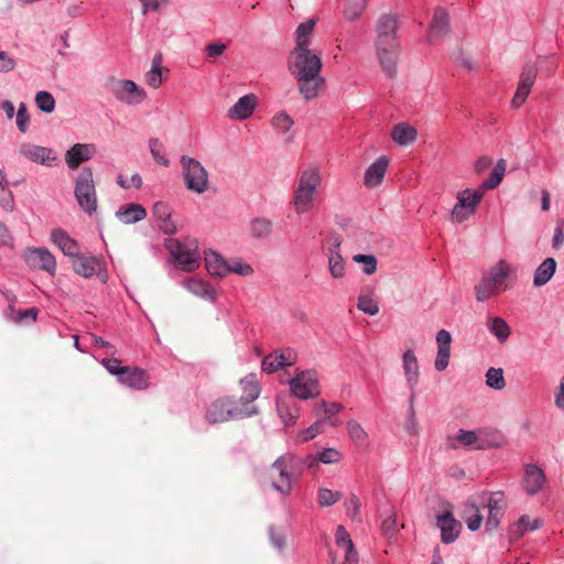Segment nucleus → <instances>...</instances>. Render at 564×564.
I'll use <instances>...</instances> for the list:
<instances>
[{
  "label": "nucleus",
  "instance_id": "obj_42",
  "mask_svg": "<svg viewBox=\"0 0 564 564\" xmlns=\"http://www.w3.org/2000/svg\"><path fill=\"white\" fill-rule=\"evenodd\" d=\"M317 23L316 18L308 19L307 21L301 23L295 30L296 44L295 47H310L311 36L314 32L315 25Z\"/></svg>",
  "mask_w": 564,
  "mask_h": 564
},
{
  "label": "nucleus",
  "instance_id": "obj_24",
  "mask_svg": "<svg viewBox=\"0 0 564 564\" xmlns=\"http://www.w3.org/2000/svg\"><path fill=\"white\" fill-rule=\"evenodd\" d=\"M479 437L475 431L459 430L456 435L448 436L445 441L446 448L456 449L458 446H464L469 449H480L481 445L478 444Z\"/></svg>",
  "mask_w": 564,
  "mask_h": 564
},
{
  "label": "nucleus",
  "instance_id": "obj_27",
  "mask_svg": "<svg viewBox=\"0 0 564 564\" xmlns=\"http://www.w3.org/2000/svg\"><path fill=\"white\" fill-rule=\"evenodd\" d=\"M403 370L404 376L411 391V400L414 397V390L419 382V362L414 352L409 349L403 354Z\"/></svg>",
  "mask_w": 564,
  "mask_h": 564
},
{
  "label": "nucleus",
  "instance_id": "obj_38",
  "mask_svg": "<svg viewBox=\"0 0 564 564\" xmlns=\"http://www.w3.org/2000/svg\"><path fill=\"white\" fill-rule=\"evenodd\" d=\"M205 264L212 275L224 278L228 274V262L215 251L205 253Z\"/></svg>",
  "mask_w": 564,
  "mask_h": 564
},
{
  "label": "nucleus",
  "instance_id": "obj_31",
  "mask_svg": "<svg viewBox=\"0 0 564 564\" xmlns=\"http://www.w3.org/2000/svg\"><path fill=\"white\" fill-rule=\"evenodd\" d=\"M119 380L135 389H145L148 387V373L141 368L124 367Z\"/></svg>",
  "mask_w": 564,
  "mask_h": 564
},
{
  "label": "nucleus",
  "instance_id": "obj_9",
  "mask_svg": "<svg viewBox=\"0 0 564 564\" xmlns=\"http://www.w3.org/2000/svg\"><path fill=\"white\" fill-rule=\"evenodd\" d=\"M108 89L117 100L128 106L140 105L148 97L145 90L130 79L111 78Z\"/></svg>",
  "mask_w": 564,
  "mask_h": 564
},
{
  "label": "nucleus",
  "instance_id": "obj_43",
  "mask_svg": "<svg viewBox=\"0 0 564 564\" xmlns=\"http://www.w3.org/2000/svg\"><path fill=\"white\" fill-rule=\"evenodd\" d=\"M487 327L500 343H505L511 334L510 326L503 318L498 316L489 317L487 321Z\"/></svg>",
  "mask_w": 564,
  "mask_h": 564
},
{
  "label": "nucleus",
  "instance_id": "obj_32",
  "mask_svg": "<svg viewBox=\"0 0 564 564\" xmlns=\"http://www.w3.org/2000/svg\"><path fill=\"white\" fill-rule=\"evenodd\" d=\"M276 410L286 425L294 424L300 416V409L290 397H278Z\"/></svg>",
  "mask_w": 564,
  "mask_h": 564
},
{
  "label": "nucleus",
  "instance_id": "obj_18",
  "mask_svg": "<svg viewBox=\"0 0 564 564\" xmlns=\"http://www.w3.org/2000/svg\"><path fill=\"white\" fill-rule=\"evenodd\" d=\"M546 481L544 471L534 464L524 468L523 488L528 495H536Z\"/></svg>",
  "mask_w": 564,
  "mask_h": 564
},
{
  "label": "nucleus",
  "instance_id": "obj_12",
  "mask_svg": "<svg viewBox=\"0 0 564 564\" xmlns=\"http://www.w3.org/2000/svg\"><path fill=\"white\" fill-rule=\"evenodd\" d=\"M292 458L281 456L278 458L270 468V478L273 487L282 492L289 494L292 487L291 484Z\"/></svg>",
  "mask_w": 564,
  "mask_h": 564
},
{
  "label": "nucleus",
  "instance_id": "obj_17",
  "mask_svg": "<svg viewBox=\"0 0 564 564\" xmlns=\"http://www.w3.org/2000/svg\"><path fill=\"white\" fill-rule=\"evenodd\" d=\"M96 152L94 144L76 143L65 153V162L69 169H77L82 163L90 160Z\"/></svg>",
  "mask_w": 564,
  "mask_h": 564
},
{
  "label": "nucleus",
  "instance_id": "obj_7",
  "mask_svg": "<svg viewBox=\"0 0 564 564\" xmlns=\"http://www.w3.org/2000/svg\"><path fill=\"white\" fill-rule=\"evenodd\" d=\"M167 248L175 265L183 271L193 272L199 267L198 243L195 239L185 242L170 240Z\"/></svg>",
  "mask_w": 564,
  "mask_h": 564
},
{
  "label": "nucleus",
  "instance_id": "obj_6",
  "mask_svg": "<svg viewBox=\"0 0 564 564\" xmlns=\"http://www.w3.org/2000/svg\"><path fill=\"white\" fill-rule=\"evenodd\" d=\"M290 58L289 68L295 77L321 76L322 59L310 47H294Z\"/></svg>",
  "mask_w": 564,
  "mask_h": 564
},
{
  "label": "nucleus",
  "instance_id": "obj_41",
  "mask_svg": "<svg viewBox=\"0 0 564 564\" xmlns=\"http://www.w3.org/2000/svg\"><path fill=\"white\" fill-rule=\"evenodd\" d=\"M416 129L406 123L397 124L391 133L393 141L399 145H408L415 141Z\"/></svg>",
  "mask_w": 564,
  "mask_h": 564
},
{
  "label": "nucleus",
  "instance_id": "obj_45",
  "mask_svg": "<svg viewBox=\"0 0 564 564\" xmlns=\"http://www.w3.org/2000/svg\"><path fill=\"white\" fill-rule=\"evenodd\" d=\"M368 0H346L344 8V17L352 22L358 20L366 10Z\"/></svg>",
  "mask_w": 564,
  "mask_h": 564
},
{
  "label": "nucleus",
  "instance_id": "obj_56",
  "mask_svg": "<svg viewBox=\"0 0 564 564\" xmlns=\"http://www.w3.org/2000/svg\"><path fill=\"white\" fill-rule=\"evenodd\" d=\"M0 206L7 213H11L14 209L13 194L7 188V185L0 186Z\"/></svg>",
  "mask_w": 564,
  "mask_h": 564
},
{
  "label": "nucleus",
  "instance_id": "obj_22",
  "mask_svg": "<svg viewBox=\"0 0 564 564\" xmlns=\"http://www.w3.org/2000/svg\"><path fill=\"white\" fill-rule=\"evenodd\" d=\"M449 32V17L443 8H436L429 31V41L433 42L446 36Z\"/></svg>",
  "mask_w": 564,
  "mask_h": 564
},
{
  "label": "nucleus",
  "instance_id": "obj_52",
  "mask_svg": "<svg viewBox=\"0 0 564 564\" xmlns=\"http://www.w3.org/2000/svg\"><path fill=\"white\" fill-rule=\"evenodd\" d=\"M358 310L368 315H377L379 313V304L371 296L362 294L358 297Z\"/></svg>",
  "mask_w": 564,
  "mask_h": 564
},
{
  "label": "nucleus",
  "instance_id": "obj_19",
  "mask_svg": "<svg viewBox=\"0 0 564 564\" xmlns=\"http://www.w3.org/2000/svg\"><path fill=\"white\" fill-rule=\"evenodd\" d=\"M389 166L387 155H380L365 172L364 183L367 187L373 188L380 185Z\"/></svg>",
  "mask_w": 564,
  "mask_h": 564
},
{
  "label": "nucleus",
  "instance_id": "obj_21",
  "mask_svg": "<svg viewBox=\"0 0 564 564\" xmlns=\"http://www.w3.org/2000/svg\"><path fill=\"white\" fill-rule=\"evenodd\" d=\"M437 527L441 530L442 541L444 543H451L458 538L462 524L454 519L452 511L448 510L437 517Z\"/></svg>",
  "mask_w": 564,
  "mask_h": 564
},
{
  "label": "nucleus",
  "instance_id": "obj_51",
  "mask_svg": "<svg viewBox=\"0 0 564 564\" xmlns=\"http://www.w3.org/2000/svg\"><path fill=\"white\" fill-rule=\"evenodd\" d=\"M352 260L362 264V271L368 275L373 274L377 271L378 261L377 258L372 254H355Z\"/></svg>",
  "mask_w": 564,
  "mask_h": 564
},
{
  "label": "nucleus",
  "instance_id": "obj_36",
  "mask_svg": "<svg viewBox=\"0 0 564 564\" xmlns=\"http://www.w3.org/2000/svg\"><path fill=\"white\" fill-rule=\"evenodd\" d=\"M163 72L169 73V69L162 66V55L156 54L152 59L151 69L144 75L147 85L154 89L159 88L163 83Z\"/></svg>",
  "mask_w": 564,
  "mask_h": 564
},
{
  "label": "nucleus",
  "instance_id": "obj_20",
  "mask_svg": "<svg viewBox=\"0 0 564 564\" xmlns=\"http://www.w3.org/2000/svg\"><path fill=\"white\" fill-rule=\"evenodd\" d=\"M437 356L434 362L436 370L443 371L449 364L452 336L446 329H441L436 334Z\"/></svg>",
  "mask_w": 564,
  "mask_h": 564
},
{
  "label": "nucleus",
  "instance_id": "obj_15",
  "mask_svg": "<svg viewBox=\"0 0 564 564\" xmlns=\"http://www.w3.org/2000/svg\"><path fill=\"white\" fill-rule=\"evenodd\" d=\"M19 153L34 163L46 166H53L57 161V156L52 149L33 143H22Z\"/></svg>",
  "mask_w": 564,
  "mask_h": 564
},
{
  "label": "nucleus",
  "instance_id": "obj_26",
  "mask_svg": "<svg viewBox=\"0 0 564 564\" xmlns=\"http://www.w3.org/2000/svg\"><path fill=\"white\" fill-rule=\"evenodd\" d=\"M73 269L76 273L90 278L98 274L101 270V261L93 256H75L73 260Z\"/></svg>",
  "mask_w": 564,
  "mask_h": 564
},
{
  "label": "nucleus",
  "instance_id": "obj_46",
  "mask_svg": "<svg viewBox=\"0 0 564 564\" xmlns=\"http://www.w3.org/2000/svg\"><path fill=\"white\" fill-rule=\"evenodd\" d=\"M328 270L333 279H341L346 274V263L341 253L328 254Z\"/></svg>",
  "mask_w": 564,
  "mask_h": 564
},
{
  "label": "nucleus",
  "instance_id": "obj_3",
  "mask_svg": "<svg viewBox=\"0 0 564 564\" xmlns=\"http://www.w3.org/2000/svg\"><path fill=\"white\" fill-rule=\"evenodd\" d=\"M322 183L318 167H307L300 172L292 205L297 215L310 212L314 206L317 189Z\"/></svg>",
  "mask_w": 564,
  "mask_h": 564
},
{
  "label": "nucleus",
  "instance_id": "obj_5",
  "mask_svg": "<svg viewBox=\"0 0 564 564\" xmlns=\"http://www.w3.org/2000/svg\"><path fill=\"white\" fill-rule=\"evenodd\" d=\"M74 194L80 209L93 215L98 209V197L94 172L90 167H84L74 181Z\"/></svg>",
  "mask_w": 564,
  "mask_h": 564
},
{
  "label": "nucleus",
  "instance_id": "obj_28",
  "mask_svg": "<svg viewBox=\"0 0 564 564\" xmlns=\"http://www.w3.org/2000/svg\"><path fill=\"white\" fill-rule=\"evenodd\" d=\"M257 104V98L253 94L245 95L228 110L230 119L243 120L249 118Z\"/></svg>",
  "mask_w": 564,
  "mask_h": 564
},
{
  "label": "nucleus",
  "instance_id": "obj_53",
  "mask_svg": "<svg viewBox=\"0 0 564 564\" xmlns=\"http://www.w3.org/2000/svg\"><path fill=\"white\" fill-rule=\"evenodd\" d=\"M149 148H150V152L153 156V159L161 165L163 166H169L170 165V160L166 159L163 154H162V149H163V145L162 143L160 142L159 139H151L149 141Z\"/></svg>",
  "mask_w": 564,
  "mask_h": 564
},
{
  "label": "nucleus",
  "instance_id": "obj_2",
  "mask_svg": "<svg viewBox=\"0 0 564 564\" xmlns=\"http://www.w3.org/2000/svg\"><path fill=\"white\" fill-rule=\"evenodd\" d=\"M511 265L508 261L501 259L488 271L484 273L478 284L475 286V296L478 302H485L490 297L512 288L510 274Z\"/></svg>",
  "mask_w": 564,
  "mask_h": 564
},
{
  "label": "nucleus",
  "instance_id": "obj_34",
  "mask_svg": "<svg viewBox=\"0 0 564 564\" xmlns=\"http://www.w3.org/2000/svg\"><path fill=\"white\" fill-rule=\"evenodd\" d=\"M116 216L123 224H134L147 217V210L140 204H127L118 209Z\"/></svg>",
  "mask_w": 564,
  "mask_h": 564
},
{
  "label": "nucleus",
  "instance_id": "obj_1",
  "mask_svg": "<svg viewBox=\"0 0 564 564\" xmlns=\"http://www.w3.org/2000/svg\"><path fill=\"white\" fill-rule=\"evenodd\" d=\"M398 20L393 14H382L376 22L375 46L382 72L390 78L397 74L400 45L397 36Z\"/></svg>",
  "mask_w": 564,
  "mask_h": 564
},
{
  "label": "nucleus",
  "instance_id": "obj_16",
  "mask_svg": "<svg viewBox=\"0 0 564 564\" xmlns=\"http://www.w3.org/2000/svg\"><path fill=\"white\" fill-rule=\"evenodd\" d=\"M505 507L506 503L502 492H494L490 495L487 502L488 517L485 524L487 531L496 530L499 527L501 518L503 517Z\"/></svg>",
  "mask_w": 564,
  "mask_h": 564
},
{
  "label": "nucleus",
  "instance_id": "obj_11",
  "mask_svg": "<svg viewBox=\"0 0 564 564\" xmlns=\"http://www.w3.org/2000/svg\"><path fill=\"white\" fill-rule=\"evenodd\" d=\"M484 197V191L481 188L471 191L469 188L464 189L457 195V203L452 210V218L456 223H463L470 215H473Z\"/></svg>",
  "mask_w": 564,
  "mask_h": 564
},
{
  "label": "nucleus",
  "instance_id": "obj_40",
  "mask_svg": "<svg viewBox=\"0 0 564 564\" xmlns=\"http://www.w3.org/2000/svg\"><path fill=\"white\" fill-rule=\"evenodd\" d=\"M249 231L254 239H267L272 235L273 223L265 217H256L250 220Z\"/></svg>",
  "mask_w": 564,
  "mask_h": 564
},
{
  "label": "nucleus",
  "instance_id": "obj_64",
  "mask_svg": "<svg viewBox=\"0 0 564 564\" xmlns=\"http://www.w3.org/2000/svg\"><path fill=\"white\" fill-rule=\"evenodd\" d=\"M227 50V45L221 42L209 43L205 46V52L208 57H219Z\"/></svg>",
  "mask_w": 564,
  "mask_h": 564
},
{
  "label": "nucleus",
  "instance_id": "obj_23",
  "mask_svg": "<svg viewBox=\"0 0 564 564\" xmlns=\"http://www.w3.org/2000/svg\"><path fill=\"white\" fill-rule=\"evenodd\" d=\"M242 394L237 401L241 406H252L251 403L259 397L261 388L254 373H249L240 380Z\"/></svg>",
  "mask_w": 564,
  "mask_h": 564
},
{
  "label": "nucleus",
  "instance_id": "obj_4",
  "mask_svg": "<svg viewBox=\"0 0 564 564\" xmlns=\"http://www.w3.org/2000/svg\"><path fill=\"white\" fill-rule=\"evenodd\" d=\"M256 413V406H241L237 400L224 397L210 404L206 412V419L209 423L217 424L229 420L248 417Z\"/></svg>",
  "mask_w": 564,
  "mask_h": 564
},
{
  "label": "nucleus",
  "instance_id": "obj_54",
  "mask_svg": "<svg viewBox=\"0 0 564 564\" xmlns=\"http://www.w3.org/2000/svg\"><path fill=\"white\" fill-rule=\"evenodd\" d=\"M341 498L339 491H333L330 489H321L318 491V502L322 507H329L335 505Z\"/></svg>",
  "mask_w": 564,
  "mask_h": 564
},
{
  "label": "nucleus",
  "instance_id": "obj_14",
  "mask_svg": "<svg viewBox=\"0 0 564 564\" xmlns=\"http://www.w3.org/2000/svg\"><path fill=\"white\" fill-rule=\"evenodd\" d=\"M538 75V68L534 64H525L520 74V80L511 105L513 108H520L528 98L531 87L533 86Z\"/></svg>",
  "mask_w": 564,
  "mask_h": 564
},
{
  "label": "nucleus",
  "instance_id": "obj_49",
  "mask_svg": "<svg viewBox=\"0 0 564 564\" xmlns=\"http://www.w3.org/2000/svg\"><path fill=\"white\" fill-rule=\"evenodd\" d=\"M486 383L492 389L502 390L506 387L502 369L489 368L486 372Z\"/></svg>",
  "mask_w": 564,
  "mask_h": 564
},
{
  "label": "nucleus",
  "instance_id": "obj_60",
  "mask_svg": "<svg viewBox=\"0 0 564 564\" xmlns=\"http://www.w3.org/2000/svg\"><path fill=\"white\" fill-rule=\"evenodd\" d=\"M30 116L24 104H20L17 112V126L19 130L24 133L29 128Z\"/></svg>",
  "mask_w": 564,
  "mask_h": 564
},
{
  "label": "nucleus",
  "instance_id": "obj_61",
  "mask_svg": "<svg viewBox=\"0 0 564 564\" xmlns=\"http://www.w3.org/2000/svg\"><path fill=\"white\" fill-rule=\"evenodd\" d=\"M17 66L15 59L7 52L0 51V73L12 72Z\"/></svg>",
  "mask_w": 564,
  "mask_h": 564
},
{
  "label": "nucleus",
  "instance_id": "obj_39",
  "mask_svg": "<svg viewBox=\"0 0 564 564\" xmlns=\"http://www.w3.org/2000/svg\"><path fill=\"white\" fill-rule=\"evenodd\" d=\"M556 261L553 258H546L535 270L533 275L534 286L545 285L554 275Z\"/></svg>",
  "mask_w": 564,
  "mask_h": 564
},
{
  "label": "nucleus",
  "instance_id": "obj_13",
  "mask_svg": "<svg viewBox=\"0 0 564 564\" xmlns=\"http://www.w3.org/2000/svg\"><path fill=\"white\" fill-rule=\"evenodd\" d=\"M24 261L34 270H43L50 275L56 271L55 257L45 248H30L24 252Z\"/></svg>",
  "mask_w": 564,
  "mask_h": 564
},
{
  "label": "nucleus",
  "instance_id": "obj_59",
  "mask_svg": "<svg viewBox=\"0 0 564 564\" xmlns=\"http://www.w3.org/2000/svg\"><path fill=\"white\" fill-rule=\"evenodd\" d=\"M343 238L339 234H330L327 238L326 256L340 253Z\"/></svg>",
  "mask_w": 564,
  "mask_h": 564
},
{
  "label": "nucleus",
  "instance_id": "obj_55",
  "mask_svg": "<svg viewBox=\"0 0 564 564\" xmlns=\"http://www.w3.org/2000/svg\"><path fill=\"white\" fill-rule=\"evenodd\" d=\"M230 272L237 273L241 276H248L253 273V269L250 264L236 259L228 262V273Z\"/></svg>",
  "mask_w": 564,
  "mask_h": 564
},
{
  "label": "nucleus",
  "instance_id": "obj_62",
  "mask_svg": "<svg viewBox=\"0 0 564 564\" xmlns=\"http://www.w3.org/2000/svg\"><path fill=\"white\" fill-rule=\"evenodd\" d=\"M319 425L321 421H317L314 424H312L308 429L301 431L297 435L299 442H306L314 438L321 432Z\"/></svg>",
  "mask_w": 564,
  "mask_h": 564
},
{
  "label": "nucleus",
  "instance_id": "obj_37",
  "mask_svg": "<svg viewBox=\"0 0 564 564\" xmlns=\"http://www.w3.org/2000/svg\"><path fill=\"white\" fill-rule=\"evenodd\" d=\"M463 518L465 519L467 528L470 531H476L480 528L484 517L479 510L478 502L475 498L468 499L464 510Z\"/></svg>",
  "mask_w": 564,
  "mask_h": 564
},
{
  "label": "nucleus",
  "instance_id": "obj_33",
  "mask_svg": "<svg viewBox=\"0 0 564 564\" xmlns=\"http://www.w3.org/2000/svg\"><path fill=\"white\" fill-rule=\"evenodd\" d=\"M51 240L54 245H56L65 256L75 257L78 253L77 242L69 237V235L58 228L54 229L51 234Z\"/></svg>",
  "mask_w": 564,
  "mask_h": 564
},
{
  "label": "nucleus",
  "instance_id": "obj_57",
  "mask_svg": "<svg viewBox=\"0 0 564 564\" xmlns=\"http://www.w3.org/2000/svg\"><path fill=\"white\" fill-rule=\"evenodd\" d=\"M343 409V405L338 402L327 403L326 401H322L315 409V411H323L325 414V420H330L337 413H339Z\"/></svg>",
  "mask_w": 564,
  "mask_h": 564
},
{
  "label": "nucleus",
  "instance_id": "obj_44",
  "mask_svg": "<svg viewBox=\"0 0 564 564\" xmlns=\"http://www.w3.org/2000/svg\"><path fill=\"white\" fill-rule=\"evenodd\" d=\"M542 521L539 518L531 519L529 516H522L519 521L512 527L511 534L516 538L522 536L527 531H534L539 529Z\"/></svg>",
  "mask_w": 564,
  "mask_h": 564
},
{
  "label": "nucleus",
  "instance_id": "obj_58",
  "mask_svg": "<svg viewBox=\"0 0 564 564\" xmlns=\"http://www.w3.org/2000/svg\"><path fill=\"white\" fill-rule=\"evenodd\" d=\"M341 454L335 448H325L317 454V459L324 464H334L339 462Z\"/></svg>",
  "mask_w": 564,
  "mask_h": 564
},
{
  "label": "nucleus",
  "instance_id": "obj_63",
  "mask_svg": "<svg viewBox=\"0 0 564 564\" xmlns=\"http://www.w3.org/2000/svg\"><path fill=\"white\" fill-rule=\"evenodd\" d=\"M280 368H282V367L280 366L279 360H278L276 356L274 355V352H272L263 358V360H262L263 371L271 373V372L276 371Z\"/></svg>",
  "mask_w": 564,
  "mask_h": 564
},
{
  "label": "nucleus",
  "instance_id": "obj_10",
  "mask_svg": "<svg viewBox=\"0 0 564 564\" xmlns=\"http://www.w3.org/2000/svg\"><path fill=\"white\" fill-rule=\"evenodd\" d=\"M293 397L307 400L319 395V384L317 375L314 371H301L289 381Z\"/></svg>",
  "mask_w": 564,
  "mask_h": 564
},
{
  "label": "nucleus",
  "instance_id": "obj_25",
  "mask_svg": "<svg viewBox=\"0 0 564 564\" xmlns=\"http://www.w3.org/2000/svg\"><path fill=\"white\" fill-rule=\"evenodd\" d=\"M152 214L154 218L160 221V229L166 234L172 235L177 230L175 221L172 219V212L167 204L158 202L153 205Z\"/></svg>",
  "mask_w": 564,
  "mask_h": 564
},
{
  "label": "nucleus",
  "instance_id": "obj_50",
  "mask_svg": "<svg viewBox=\"0 0 564 564\" xmlns=\"http://www.w3.org/2000/svg\"><path fill=\"white\" fill-rule=\"evenodd\" d=\"M35 105L43 112L51 113L55 109V99L48 91H39L35 95Z\"/></svg>",
  "mask_w": 564,
  "mask_h": 564
},
{
  "label": "nucleus",
  "instance_id": "obj_29",
  "mask_svg": "<svg viewBox=\"0 0 564 564\" xmlns=\"http://www.w3.org/2000/svg\"><path fill=\"white\" fill-rule=\"evenodd\" d=\"M296 79L299 91L306 100L316 98L325 85V79L322 76L296 77Z\"/></svg>",
  "mask_w": 564,
  "mask_h": 564
},
{
  "label": "nucleus",
  "instance_id": "obj_8",
  "mask_svg": "<svg viewBox=\"0 0 564 564\" xmlns=\"http://www.w3.org/2000/svg\"><path fill=\"white\" fill-rule=\"evenodd\" d=\"M181 165L186 188L191 192L203 194L208 188V173L199 161L182 155Z\"/></svg>",
  "mask_w": 564,
  "mask_h": 564
},
{
  "label": "nucleus",
  "instance_id": "obj_47",
  "mask_svg": "<svg viewBox=\"0 0 564 564\" xmlns=\"http://www.w3.org/2000/svg\"><path fill=\"white\" fill-rule=\"evenodd\" d=\"M347 430L356 446L362 447L367 445L368 434L357 421H349L347 423Z\"/></svg>",
  "mask_w": 564,
  "mask_h": 564
},
{
  "label": "nucleus",
  "instance_id": "obj_35",
  "mask_svg": "<svg viewBox=\"0 0 564 564\" xmlns=\"http://www.w3.org/2000/svg\"><path fill=\"white\" fill-rule=\"evenodd\" d=\"M186 290L194 295L208 300L215 301L216 293L209 283L202 279L191 278L184 282Z\"/></svg>",
  "mask_w": 564,
  "mask_h": 564
},
{
  "label": "nucleus",
  "instance_id": "obj_30",
  "mask_svg": "<svg viewBox=\"0 0 564 564\" xmlns=\"http://www.w3.org/2000/svg\"><path fill=\"white\" fill-rule=\"evenodd\" d=\"M336 544L344 549L345 551V562L344 564H357L358 555L354 549L352 541L349 536V533L343 525H338L335 533Z\"/></svg>",
  "mask_w": 564,
  "mask_h": 564
},
{
  "label": "nucleus",
  "instance_id": "obj_48",
  "mask_svg": "<svg viewBox=\"0 0 564 564\" xmlns=\"http://www.w3.org/2000/svg\"><path fill=\"white\" fill-rule=\"evenodd\" d=\"M271 124L276 132L286 133L294 126V121L286 112L280 111L271 119Z\"/></svg>",
  "mask_w": 564,
  "mask_h": 564
}]
</instances>
